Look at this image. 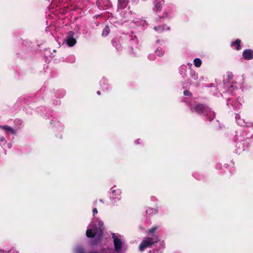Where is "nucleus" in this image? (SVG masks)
<instances>
[{"label": "nucleus", "instance_id": "1", "mask_svg": "<svg viewBox=\"0 0 253 253\" xmlns=\"http://www.w3.org/2000/svg\"><path fill=\"white\" fill-rule=\"evenodd\" d=\"M192 111L195 112L200 115L206 116L207 119L210 122L212 121L215 117V113L211 109L205 104H198L191 108Z\"/></svg>", "mask_w": 253, "mask_h": 253}, {"label": "nucleus", "instance_id": "2", "mask_svg": "<svg viewBox=\"0 0 253 253\" xmlns=\"http://www.w3.org/2000/svg\"><path fill=\"white\" fill-rule=\"evenodd\" d=\"M159 241V238L156 235H154L153 238H145L139 245V250L142 252L146 248L150 247L153 244L157 243Z\"/></svg>", "mask_w": 253, "mask_h": 253}, {"label": "nucleus", "instance_id": "3", "mask_svg": "<svg viewBox=\"0 0 253 253\" xmlns=\"http://www.w3.org/2000/svg\"><path fill=\"white\" fill-rule=\"evenodd\" d=\"M86 235L88 238H93L96 236L97 238L100 240L103 235V231L100 228H96L94 230L89 229L86 230Z\"/></svg>", "mask_w": 253, "mask_h": 253}, {"label": "nucleus", "instance_id": "4", "mask_svg": "<svg viewBox=\"0 0 253 253\" xmlns=\"http://www.w3.org/2000/svg\"><path fill=\"white\" fill-rule=\"evenodd\" d=\"M121 190L119 189L112 190L111 200L112 202L113 205H118L117 202L121 199V198L119 197L121 195Z\"/></svg>", "mask_w": 253, "mask_h": 253}, {"label": "nucleus", "instance_id": "5", "mask_svg": "<svg viewBox=\"0 0 253 253\" xmlns=\"http://www.w3.org/2000/svg\"><path fill=\"white\" fill-rule=\"evenodd\" d=\"M74 33L73 31H69L66 37V43L69 46H74L77 42L76 40L74 38Z\"/></svg>", "mask_w": 253, "mask_h": 253}, {"label": "nucleus", "instance_id": "6", "mask_svg": "<svg viewBox=\"0 0 253 253\" xmlns=\"http://www.w3.org/2000/svg\"><path fill=\"white\" fill-rule=\"evenodd\" d=\"M243 58L246 60L253 59V51L250 49H245L242 53Z\"/></svg>", "mask_w": 253, "mask_h": 253}, {"label": "nucleus", "instance_id": "7", "mask_svg": "<svg viewBox=\"0 0 253 253\" xmlns=\"http://www.w3.org/2000/svg\"><path fill=\"white\" fill-rule=\"evenodd\" d=\"M164 3V1L163 0L162 1H159L158 0H156L154 2V6L153 7V10L155 11L157 14L158 12L161 11L163 6Z\"/></svg>", "mask_w": 253, "mask_h": 253}, {"label": "nucleus", "instance_id": "8", "mask_svg": "<svg viewBox=\"0 0 253 253\" xmlns=\"http://www.w3.org/2000/svg\"><path fill=\"white\" fill-rule=\"evenodd\" d=\"M115 250L116 251H119L122 246L121 240L117 237H113Z\"/></svg>", "mask_w": 253, "mask_h": 253}, {"label": "nucleus", "instance_id": "9", "mask_svg": "<svg viewBox=\"0 0 253 253\" xmlns=\"http://www.w3.org/2000/svg\"><path fill=\"white\" fill-rule=\"evenodd\" d=\"M112 43L113 45L118 50H121L122 49V46L120 43V40L119 39L114 38L112 41Z\"/></svg>", "mask_w": 253, "mask_h": 253}, {"label": "nucleus", "instance_id": "10", "mask_svg": "<svg viewBox=\"0 0 253 253\" xmlns=\"http://www.w3.org/2000/svg\"><path fill=\"white\" fill-rule=\"evenodd\" d=\"M0 128H1L2 129L7 131V132H10L12 134H16V131L11 126H7V125H4V126H0Z\"/></svg>", "mask_w": 253, "mask_h": 253}, {"label": "nucleus", "instance_id": "11", "mask_svg": "<svg viewBox=\"0 0 253 253\" xmlns=\"http://www.w3.org/2000/svg\"><path fill=\"white\" fill-rule=\"evenodd\" d=\"M128 0H118V7L121 9L125 8L128 4Z\"/></svg>", "mask_w": 253, "mask_h": 253}, {"label": "nucleus", "instance_id": "12", "mask_svg": "<svg viewBox=\"0 0 253 253\" xmlns=\"http://www.w3.org/2000/svg\"><path fill=\"white\" fill-rule=\"evenodd\" d=\"M231 46H235V48L237 50L241 49L242 47L241 45V41L239 39H237L235 41L233 42L231 44Z\"/></svg>", "mask_w": 253, "mask_h": 253}, {"label": "nucleus", "instance_id": "13", "mask_svg": "<svg viewBox=\"0 0 253 253\" xmlns=\"http://www.w3.org/2000/svg\"><path fill=\"white\" fill-rule=\"evenodd\" d=\"M110 32V28L108 25H106L102 31V35L104 37L107 36Z\"/></svg>", "mask_w": 253, "mask_h": 253}, {"label": "nucleus", "instance_id": "14", "mask_svg": "<svg viewBox=\"0 0 253 253\" xmlns=\"http://www.w3.org/2000/svg\"><path fill=\"white\" fill-rule=\"evenodd\" d=\"M194 64L196 67H199L202 64V61L199 58H195L194 60Z\"/></svg>", "mask_w": 253, "mask_h": 253}, {"label": "nucleus", "instance_id": "15", "mask_svg": "<svg viewBox=\"0 0 253 253\" xmlns=\"http://www.w3.org/2000/svg\"><path fill=\"white\" fill-rule=\"evenodd\" d=\"M146 212L147 214H151L153 213H155L156 212V210L153 208H149L146 211Z\"/></svg>", "mask_w": 253, "mask_h": 253}, {"label": "nucleus", "instance_id": "16", "mask_svg": "<svg viewBox=\"0 0 253 253\" xmlns=\"http://www.w3.org/2000/svg\"><path fill=\"white\" fill-rule=\"evenodd\" d=\"M155 53L157 55L161 56L164 55V51L162 49H157L156 50Z\"/></svg>", "mask_w": 253, "mask_h": 253}, {"label": "nucleus", "instance_id": "17", "mask_svg": "<svg viewBox=\"0 0 253 253\" xmlns=\"http://www.w3.org/2000/svg\"><path fill=\"white\" fill-rule=\"evenodd\" d=\"M157 229H158L157 227H154L152 228L149 230V231H148V234H152V233H154L157 230Z\"/></svg>", "mask_w": 253, "mask_h": 253}, {"label": "nucleus", "instance_id": "18", "mask_svg": "<svg viewBox=\"0 0 253 253\" xmlns=\"http://www.w3.org/2000/svg\"><path fill=\"white\" fill-rule=\"evenodd\" d=\"M183 94L185 96H191L192 93L188 90H184L183 92Z\"/></svg>", "mask_w": 253, "mask_h": 253}, {"label": "nucleus", "instance_id": "19", "mask_svg": "<svg viewBox=\"0 0 253 253\" xmlns=\"http://www.w3.org/2000/svg\"><path fill=\"white\" fill-rule=\"evenodd\" d=\"M0 142H6L4 136H0Z\"/></svg>", "mask_w": 253, "mask_h": 253}, {"label": "nucleus", "instance_id": "20", "mask_svg": "<svg viewBox=\"0 0 253 253\" xmlns=\"http://www.w3.org/2000/svg\"><path fill=\"white\" fill-rule=\"evenodd\" d=\"M154 30L156 31H159V30H162V27L161 26L160 27H155L154 28Z\"/></svg>", "mask_w": 253, "mask_h": 253}, {"label": "nucleus", "instance_id": "21", "mask_svg": "<svg viewBox=\"0 0 253 253\" xmlns=\"http://www.w3.org/2000/svg\"><path fill=\"white\" fill-rule=\"evenodd\" d=\"M167 16H168L167 13L166 12H165L162 16H160V18H164V17H167Z\"/></svg>", "mask_w": 253, "mask_h": 253}, {"label": "nucleus", "instance_id": "22", "mask_svg": "<svg viewBox=\"0 0 253 253\" xmlns=\"http://www.w3.org/2000/svg\"><path fill=\"white\" fill-rule=\"evenodd\" d=\"M97 212H98L97 211V210L96 208H94V209H93L92 212H93V214L94 215V214L95 213H97Z\"/></svg>", "mask_w": 253, "mask_h": 253}, {"label": "nucleus", "instance_id": "23", "mask_svg": "<svg viewBox=\"0 0 253 253\" xmlns=\"http://www.w3.org/2000/svg\"><path fill=\"white\" fill-rule=\"evenodd\" d=\"M97 94L98 95H100L101 94V92H100V91H97Z\"/></svg>", "mask_w": 253, "mask_h": 253}, {"label": "nucleus", "instance_id": "24", "mask_svg": "<svg viewBox=\"0 0 253 253\" xmlns=\"http://www.w3.org/2000/svg\"><path fill=\"white\" fill-rule=\"evenodd\" d=\"M0 253H6V252L0 250Z\"/></svg>", "mask_w": 253, "mask_h": 253}, {"label": "nucleus", "instance_id": "25", "mask_svg": "<svg viewBox=\"0 0 253 253\" xmlns=\"http://www.w3.org/2000/svg\"><path fill=\"white\" fill-rule=\"evenodd\" d=\"M232 77V76H229V78H231Z\"/></svg>", "mask_w": 253, "mask_h": 253}, {"label": "nucleus", "instance_id": "26", "mask_svg": "<svg viewBox=\"0 0 253 253\" xmlns=\"http://www.w3.org/2000/svg\"><path fill=\"white\" fill-rule=\"evenodd\" d=\"M100 201L101 202H102V200L101 199L100 200Z\"/></svg>", "mask_w": 253, "mask_h": 253}]
</instances>
